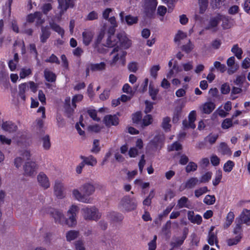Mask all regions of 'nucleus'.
I'll return each mask as SVG.
<instances>
[{"mask_svg":"<svg viewBox=\"0 0 250 250\" xmlns=\"http://www.w3.org/2000/svg\"><path fill=\"white\" fill-rule=\"evenodd\" d=\"M222 21V26L224 29H228L230 28V25L226 24L225 21H228V18L220 14H218L216 16L210 18L208 25L206 27V29L212 30L213 31L216 30V27L220 21Z\"/></svg>","mask_w":250,"mask_h":250,"instance_id":"5","label":"nucleus"},{"mask_svg":"<svg viewBox=\"0 0 250 250\" xmlns=\"http://www.w3.org/2000/svg\"><path fill=\"white\" fill-rule=\"evenodd\" d=\"M184 240L181 237H176L170 242V246L174 249V248L178 247L182 245Z\"/></svg>","mask_w":250,"mask_h":250,"instance_id":"42","label":"nucleus"},{"mask_svg":"<svg viewBox=\"0 0 250 250\" xmlns=\"http://www.w3.org/2000/svg\"><path fill=\"white\" fill-rule=\"evenodd\" d=\"M242 92V89L241 87H237L233 86L231 91L230 99L232 100H234L237 98L236 96V94H240Z\"/></svg>","mask_w":250,"mask_h":250,"instance_id":"40","label":"nucleus"},{"mask_svg":"<svg viewBox=\"0 0 250 250\" xmlns=\"http://www.w3.org/2000/svg\"><path fill=\"white\" fill-rule=\"evenodd\" d=\"M108 21L111 24V26L108 30V33L109 36L106 40V42L104 44V46L108 47H112L117 43V42L115 40V36L114 35L116 30V28L118 26V23L116 21L115 17H111L108 19Z\"/></svg>","mask_w":250,"mask_h":250,"instance_id":"4","label":"nucleus"},{"mask_svg":"<svg viewBox=\"0 0 250 250\" xmlns=\"http://www.w3.org/2000/svg\"><path fill=\"white\" fill-rule=\"evenodd\" d=\"M222 177V172L221 170H216L214 179L212 181L213 185L215 186L218 185L220 182Z\"/></svg>","mask_w":250,"mask_h":250,"instance_id":"43","label":"nucleus"},{"mask_svg":"<svg viewBox=\"0 0 250 250\" xmlns=\"http://www.w3.org/2000/svg\"><path fill=\"white\" fill-rule=\"evenodd\" d=\"M214 67L221 73H224L226 70V66L220 62L216 61L214 62Z\"/></svg>","mask_w":250,"mask_h":250,"instance_id":"59","label":"nucleus"},{"mask_svg":"<svg viewBox=\"0 0 250 250\" xmlns=\"http://www.w3.org/2000/svg\"><path fill=\"white\" fill-rule=\"evenodd\" d=\"M240 219L242 223L249 225V222L250 221V210L244 209L240 214Z\"/></svg>","mask_w":250,"mask_h":250,"instance_id":"27","label":"nucleus"},{"mask_svg":"<svg viewBox=\"0 0 250 250\" xmlns=\"http://www.w3.org/2000/svg\"><path fill=\"white\" fill-rule=\"evenodd\" d=\"M196 111L194 110L191 111L188 115V120H189V125L188 127L194 128L195 127V125L194 124V122L196 119Z\"/></svg>","mask_w":250,"mask_h":250,"instance_id":"39","label":"nucleus"},{"mask_svg":"<svg viewBox=\"0 0 250 250\" xmlns=\"http://www.w3.org/2000/svg\"><path fill=\"white\" fill-rule=\"evenodd\" d=\"M68 219H65V222L68 226L72 227L76 224V215L69 214L67 216Z\"/></svg>","mask_w":250,"mask_h":250,"instance_id":"46","label":"nucleus"},{"mask_svg":"<svg viewBox=\"0 0 250 250\" xmlns=\"http://www.w3.org/2000/svg\"><path fill=\"white\" fill-rule=\"evenodd\" d=\"M32 70L31 68L28 67H23L21 68L19 74L21 79H24L26 77L32 74Z\"/></svg>","mask_w":250,"mask_h":250,"instance_id":"35","label":"nucleus"},{"mask_svg":"<svg viewBox=\"0 0 250 250\" xmlns=\"http://www.w3.org/2000/svg\"><path fill=\"white\" fill-rule=\"evenodd\" d=\"M215 108V104L213 102H207L203 104L201 107V110L205 114H210Z\"/></svg>","mask_w":250,"mask_h":250,"instance_id":"22","label":"nucleus"},{"mask_svg":"<svg viewBox=\"0 0 250 250\" xmlns=\"http://www.w3.org/2000/svg\"><path fill=\"white\" fill-rule=\"evenodd\" d=\"M177 206L179 208H190V204L188 198L185 196L182 197L178 201Z\"/></svg>","mask_w":250,"mask_h":250,"instance_id":"28","label":"nucleus"},{"mask_svg":"<svg viewBox=\"0 0 250 250\" xmlns=\"http://www.w3.org/2000/svg\"><path fill=\"white\" fill-rule=\"evenodd\" d=\"M104 122L107 126L116 125L119 123V119L116 115H108L104 117Z\"/></svg>","mask_w":250,"mask_h":250,"instance_id":"17","label":"nucleus"},{"mask_svg":"<svg viewBox=\"0 0 250 250\" xmlns=\"http://www.w3.org/2000/svg\"><path fill=\"white\" fill-rule=\"evenodd\" d=\"M81 159L85 165L94 167L96 165L97 161L96 158L92 155H89L87 157L81 156Z\"/></svg>","mask_w":250,"mask_h":250,"instance_id":"19","label":"nucleus"},{"mask_svg":"<svg viewBox=\"0 0 250 250\" xmlns=\"http://www.w3.org/2000/svg\"><path fill=\"white\" fill-rule=\"evenodd\" d=\"M231 118L225 119L221 124V127L224 129H228L233 126V121Z\"/></svg>","mask_w":250,"mask_h":250,"instance_id":"41","label":"nucleus"},{"mask_svg":"<svg viewBox=\"0 0 250 250\" xmlns=\"http://www.w3.org/2000/svg\"><path fill=\"white\" fill-rule=\"evenodd\" d=\"M218 151L223 155H230L231 153L230 148L225 143H221L220 144Z\"/></svg>","mask_w":250,"mask_h":250,"instance_id":"30","label":"nucleus"},{"mask_svg":"<svg viewBox=\"0 0 250 250\" xmlns=\"http://www.w3.org/2000/svg\"><path fill=\"white\" fill-rule=\"evenodd\" d=\"M160 69L159 65H155L152 66L150 69V73L151 77L154 79L157 77V72Z\"/></svg>","mask_w":250,"mask_h":250,"instance_id":"50","label":"nucleus"},{"mask_svg":"<svg viewBox=\"0 0 250 250\" xmlns=\"http://www.w3.org/2000/svg\"><path fill=\"white\" fill-rule=\"evenodd\" d=\"M41 32L40 40L42 42L44 43L50 37V32L48 27H42Z\"/></svg>","mask_w":250,"mask_h":250,"instance_id":"24","label":"nucleus"},{"mask_svg":"<svg viewBox=\"0 0 250 250\" xmlns=\"http://www.w3.org/2000/svg\"><path fill=\"white\" fill-rule=\"evenodd\" d=\"M1 127L4 130L10 133L13 132L17 129V126L10 121H6L3 123L1 125Z\"/></svg>","mask_w":250,"mask_h":250,"instance_id":"21","label":"nucleus"},{"mask_svg":"<svg viewBox=\"0 0 250 250\" xmlns=\"http://www.w3.org/2000/svg\"><path fill=\"white\" fill-rule=\"evenodd\" d=\"M38 169V166L35 162H26L23 166L24 175L26 176L34 177Z\"/></svg>","mask_w":250,"mask_h":250,"instance_id":"9","label":"nucleus"},{"mask_svg":"<svg viewBox=\"0 0 250 250\" xmlns=\"http://www.w3.org/2000/svg\"><path fill=\"white\" fill-rule=\"evenodd\" d=\"M83 99V96L81 94H78L75 95L72 100V104L73 108V110L76 107V103L79 102Z\"/></svg>","mask_w":250,"mask_h":250,"instance_id":"58","label":"nucleus"},{"mask_svg":"<svg viewBox=\"0 0 250 250\" xmlns=\"http://www.w3.org/2000/svg\"><path fill=\"white\" fill-rule=\"evenodd\" d=\"M80 190L84 195L89 197L95 192V188L93 184L86 183L80 187Z\"/></svg>","mask_w":250,"mask_h":250,"instance_id":"13","label":"nucleus"},{"mask_svg":"<svg viewBox=\"0 0 250 250\" xmlns=\"http://www.w3.org/2000/svg\"><path fill=\"white\" fill-rule=\"evenodd\" d=\"M208 191L207 187H201L195 190V196L198 198Z\"/></svg>","mask_w":250,"mask_h":250,"instance_id":"57","label":"nucleus"},{"mask_svg":"<svg viewBox=\"0 0 250 250\" xmlns=\"http://www.w3.org/2000/svg\"><path fill=\"white\" fill-rule=\"evenodd\" d=\"M38 85L33 81L23 83L19 85L18 99L21 102H24L26 99L29 89L33 92L37 91Z\"/></svg>","mask_w":250,"mask_h":250,"instance_id":"1","label":"nucleus"},{"mask_svg":"<svg viewBox=\"0 0 250 250\" xmlns=\"http://www.w3.org/2000/svg\"><path fill=\"white\" fill-rule=\"evenodd\" d=\"M215 201V197L214 195H207L204 199V202L208 205H213Z\"/></svg>","mask_w":250,"mask_h":250,"instance_id":"56","label":"nucleus"},{"mask_svg":"<svg viewBox=\"0 0 250 250\" xmlns=\"http://www.w3.org/2000/svg\"><path fill=\"white\" fill-rule=\"evenodd\" d=\"M212 177V173L211 172H207L204 175H203L200 181V183H206L208 182Z\"/></svg>","mask_w":250,"mask_h":250,"instance_id":"64","label":"nucleus"},{"mask_svg":"<svg viewBox=\"0 0 250 250\" xmlns=\"http://www.w3.org/2000/svg\"><path fill=\"white\" fill-rule=\"evenodd\" d=\"M83 218L85 220H97L101 217V213L94 207H86L82 209Z\"/></svg>","mask_w":250,"mask_h":250,"instance_id":"6","label":"nucleus"},{"mask_svg":"<svg viewBox=\"0 0 250 250\" xmlns=\"http://www.w3.org/2000/svg\"><path fill=\"white\" fill-rule=\"evenodd\" d=\"M70 98L66 97L65 99L64 108L68 117H70L73 113V106H70Z\"/></svg>","mask_w":250,"mask_h":250,"instance_id":"32","label":"nucleus"},{"mask_svg":"<svg viewBox=\"0 0 250 250\" xmlns=\"http://www.w3.org/2000/svg\"><path fill=\"white\" fill-rule=\"evenodd\" d=\"M105 68V63L104 62L91 64L90 69L93 71H102Z\"/></svg>","mask_w":250,"mask_h":250,"instance_id":"34","label":"nucleus"},{"mask_svg":"<svg viewBox=\"0 0 250 250\" xmlns=\"http://www.w3.org/2000/svg\"><path fill=\"white\" fill-rule=\"evenodd\" d=\"M245 81V77L243 75L237 76L234 81V83L235 85L241 87L244 82Z\"/></svg>","mask_w":250,"mask_h":250,"instance_id":"63","label":"nucleus"},{"mask_svg":"<svg viewBox=\"0 0 250 250\" xmlns=\"http://www.w3.org/2000/svg\"><path fill=\"white\" fill-rule=\"evenodd\" d=\"M100 150V143L98 140L95 139L93 141V146L91 151L94 153H98Z\"/></svg>","mask_w":250,"mask_h":250,"instance_id":"60","label":"nucleus"},{"mask_svg":"<svg viewBox=\"0 0 250 250\" xmlns=\"http://www.w3.org/2000/svg\"><path fill=\"white\" fill-rule=\"evenodd\" d=\"M218 138V134H210L206 137L205 141L209 143L211 145H212L215 143Z\"/></svg>","mask_w":250,"mask_h":250,"instance_id":"48","label":"nucleus"},{"mask_svg":"<svg viewBox=\"0 0 250 250\" xmlns=\"http://www.w3.org/2000/svg\"><path fill=\"white\" fill-rule=\"evenodd\" d=\"M125 21L126 23L128 25H131L137 22L138 18L137 17H133L131 15H128L125 16Z\"/></svg>","mask_w":250,"mask_h":250,"instance_id":"47","label":"nucleus"},{"mask_svg":"<svg viewBox=\"0 0 250 250\" xmlns=\"http://www.w3.org/2000/svg\"><path fill=\"white\" fill-rule=\"evenodd\" d=\"M44 76L45 80L49 82H54L56 80L55 74L48 69L44 70Z\"/></svg>","mask_w":250,"mask_h":250,"instance_id":"29","label":"nucleus"},{"mask_svg":"<svg viewBox=\"0 0 250 250\" xmlns=\"http://www.w3.org/2000/svg\"><path fill=\"white\" fill-rule=\"evenodd\" d=\"M93 33L88 30H86L83 32V42L85 45L87 46L90 44L93 39Z\"/></svg>","mask_w":250,"mask_h":250,"instance_id":"18","label":"nucleus"},{"mask_svg":"<svg viewBox=\"0 0 250 250\" xmlns=\"http://www.w3.org/2000/svg\"><path fill=\"white\" fill-rule=\"evenodd\" d=\"M54 192L55 195L59 199H62L65 197L63 185L59 180L55 182Z\"/></svg>","mask_w":250,"mask_h":250,"instance_id":"12","label":"nucleus"},{"mask_svg":"<svg viewBox=\"0 0 250 250\" xmlns=\"http://www.w3.org/2000/svg\"><path fill=\"white\" fill-rule=\"evenodd\" d=\"M59 6L60 16H62L63 13L66 11L69 7H73L72 1L71 0H58Z\"/></svg>","mask_w":250,"mask_h":250,"instance_id":"16","label":"nucleus"},{"mask_svg":"<svg viewBox=\"0 0 250 250\" xmlns=\"http://www.w3.org/2000/svg\"><path fill=\"white\" fill-rule=\"evenodd\" d=\"M241 238V235H237L234 238L228 239L227 240V244L229 246L236 245L240 241Z\"/></svg>","mask_w":250,"mask_h":250,"instance_id":"49","label":"nucleus"},{"mask_svg":"<svg viewBox=\"0 0 250 250\" xmlns=\"http://www.w3.org/2000/svg\"><path fill=\"white\" fill-rule=\"evenodd\" d=\"M42 14L40 12H35L34 14H30L27 17V21L29 22H33L36 19L39 20L41 18Z\"/></svg>","mask_w":250,"mask_h":250,"instance_id":"51","label":"nucleus"},{"mask_svg":"<svg viewBox=\"0 0 250 250\" xmlns=\"http://www.w3.org/2000/svg\"><path fill=\"white\" fill-rule=\"evenodd\" d=\"M234 163L231 161L229 160L226 163H225L223 166V170L225 172H230L233 167L234 166Z\"/></svg>","mask_w":250,"mask_h":250,"instance_id":"45","label":"nucleus"},{"mask_svg":"<svg viewBox=\"0 0 250 250\" xmlns=\"http://www.w3.org/2000/svg\"><path fill=\"white\" fill-rule=\"evenodd\" d=\"M231 51L238 59L240 60L242 58L243 51L241 48L239 47L238 44L234 45L231 49Z\"/></svg>","mask_w":250,"mask_h":250,"instance_id":"37","label":"nucleus"},{"mask_svg":"<svg viewBox=\"0 0 250 250\" xmlns=\"http://www.w3.org/2000/svg\"><path fill=\"white\" fill-rule=\"evenodd\" d=\"M164 141V136L163 135H159L154 137L151 141V144L154 146L156 149H160L162 147Z\"/></svg>","mask_w":250,"mask_h":250,"instance_id":"23","label":"nucleus"},{"mask_svg":"<svg viewBox=\"0 0 250 250\" xmlns=\"http://www.w3.org/2000/svg\"><path fill=\"white\" fill-rule=\"evenodd\" d=\"M197 168V165L196 163L190 162H189L186 167V170L187 172H190L191 171H194L196 170Z\"/></svg>","mask_w":250,"mask_h":250,"instance_id":"62","label":"nucleus"},{"mask_svg":"<svg viewBox=\"0 0 250 250\" xmlns=\"http://www.w3.org/2000/svg\"><path fill=\"white\" fill-rule=\"evenodd\" d=\"M19 60L18 54L16 53L14 55L13 59L10 60L8 63V67L11 71H14L16 70Z\"/></svg>","mask_w":250,"mask_h":250,"instance_id":"26","label":"nucleus"},{"mask_svg":"<svg viewBox=\"0 0 250 250\" xmlns=\"http://www.w3.org/2000/svg\"><path fill=\"white\" fill-rule=\"evenodd\" d=\"M41 139L43 149L48 150L51 147V143L49 135H45L43 136Z\"/></svg>","mask_w":250,"mask_h":250,"instance_id":"36","label":"nucleus"},{"mask_svg":"<svg viewBox=\"0 0 250 250\" xmlns=\"http://www.w3.org/2000/svg\"><path fill=\"white\" fill-rule=\"evenodd\" d=\"M188 218L191 223L198 225L201 224L202 221V217L198 214L194 215L193 211H188Z\"/></svg>","mask_w":250,"mask_h":250,"instance_id":"20","label":"nucleus"},{"mask_svg":"<svg viewBox=\"0 0 250 250\" xmlns=\"http://www.w3.org/2000/svg\"><path fill=\"white\" fill-rule=\"evenodd\" d=\"M158 92V90L155 88L150 83L149 86V93L152 100H155L156 99Z\"/></svg>","mask_w":250,"mask_h":250,"instance_id":"52","label":"nucleus"},{"mask_svg":"<svg viewBox=\"0 0 250 250\" xmlns=\"http://www.w3.org/2000/svg\"><path fill=\"white\" fill-rule=\"evenodd\" d=\"M115 40L117 42V43H116L113 46L115 45L119 46L121 47V49H127L131 45V41L130 40L126 34L124 32L120 33L118 34L117 36H115L114 38Z\"/></svg>","mask_w":250,"mask_h":250,"instance_id":"8","label":"nucleus"},{"mask_svg":"<svg viewBox=\"0 0 250 250\" xmlns=\"http://www.w3.org/2000/svg\"><path fill=\"white\" fill-rule=\"evenodd\" d=\"M38 184L44 189L48 188L50 186V183L47 176L43 172H40L37 176Z\"/></svg>","mask_w":250,"mask_h":250,"instance_id":"10","label":"nucleus"},{"mask_svg":"<svg viewBox=\"0 0 250 250\" xmlns=\"http://www.w3.org/2000/svg\"><path fill=\"white\" fill-rule=\"evenodd\" d=\"M170 122V118L167 117H165L163 120L162 126L166 131H168L171 127V125L169 124Z\"/></svg>","mask_w":250,"mask_h":250,"instance_id":"44","label":"nucleus"},{"mask_svg":"<svg viewBox=\"0 0 250 250\" xmlns=\"http://www.w3.org/2000/svg\"><path fill=\"white\" fill-rule=\"evenodd\" d=\"M234 218V213L232 211H229L227 216L226 218V222L225 225L227 227H229L232 222L233 221Z\"/></svg>","mask_w":250,"mask_h":250,"instance_id":"53","label":"nucleus"},{"mask_svg":"<svg viewBox=\"0 0 250 250\" xmlns=\"http://www.w3.org/2000/svg\"><path fill=\"white\" fill-rule=\"evenodd\" d=\"M126 55V52L125 51L118 47V46L115 47L110 53V55L112 57L110 61V65L113 66L118 62L121 65H124L125 62Z\"/></svg>","mask_w":250,"mask_h":250,"instance_id":"3","label":"nucleus"},{"mask_svg":"<svg viewBox=\"0 0 250 250\" xmlns=\"http://www.w3.org/2000/svg\"><path fill=\"white\" fill-rule=\"evenodd\" d=\"M167 149L169 151L174 150L177 151L182 149V145L179 143L175 142L171 145L169 146Z\"/></svg>","mask_w":250,"mask_h":250,"instance_id":"61","label":"nucleus"},{"mask_svg":"<svg viewBox=\"0 0 250 250\" xmlns=\"http://www.w3.org/2000/svg\"><path fill=\"white\" fill-rule=\"evenodd\" d=\"M199 184H200V181L197 178L192 177L187 181L186 183V187L188 188H192Z\"/></svg>","mask_w":250,"mask_h":250,"instance_id":"31","label":"nucleus"},{"mask_svg":"<svg viewBox=\"0 0 250 250\" xmlns=\"http://www.w3.org/2000/svg\"><path fill=\"white\" fill-rule=\"evenodd\" d=\"M73 197L77 201L86 204H90L92 202V199L84 195L80 190L74 189L72 191Z\"/></svg>","mask_w":250,"mask_h":250,"instance_id":"11","label":"nucleus"},{"mask_svg":"<svg viewBox=\"0 0 250 250\" xmlns=\"http://www.w3.org/2000/svg\"><path fill=\"white\" fill-rule=\"evenodd\" d=\"M227 64L228 66L227 72L229 75L233 74L239 68V65L235 63V58L233 56L227 60Z\"/></svg>","mask_w":250,"mask_h":250,"instance_id":"14","label":"nucleus"},{"mask_svg":"<svg viewBox=\"0 0 250 250\" xmlns=\"http://www.w3.org/2000/svg\"><path fill=\"white\" fill-rule=\"evenodd\" d=\"M50 26L53 30L57 32L62 37L63 36L64 33V30L59 25L56 23H52L50 24Z\"/></svg>","mask_w":250,"mask_h":250,"instance_id":"55","label":"nucleus"},{"mask_svg":"<svg viewBox=\"0 0 250 250\" xmlns=\"http://www.w3.org/2000/svg\"><path fill=\"white\" fill-rule=\"evenodd\" d=\"M98 13L95 11H92L90 12L89 13H88V14L86 16V17L85 18V20L93 21L98 19Z\"/></svg>","mask_w":250,"mask_h":250,"instance_id":"54","label":"nucleus"},{"mask_svg":"<svg viewBox=\"0 0 250 250\" xmlns=\"http://www.w3.org/2000/svg\"><path fill=\"white\" fill-rule=\"evenodd\" d=\"M43 213H50L55 220L56 223L62 224L65 222V218L63 213L58 210L51 208H45L42 209Z\"/></svg>","mask_w":250,"mask_h":250,"instance_id":"7","label":"nucleus"},{"mask_svg":"<svg viewBox=\"0 0 250 250\" xmlns=\"http://www.w3.org/2000/svg\"><path fill=\"white\" fill-rule=\"evenodd\" d=\"M199 13L203 14L206 11L208 6V0H198Z\"/></svg>","mask_w":250,"mask_h":250,"instance_id":"38","label":"nucleus"},{"mask_svg":"<svg viewBox=\"0 0 250 250\" xmlns=\"http://www.w3.org/2000/svg\"><path fill=\"white\" fill-rule=\"evenodd\" d=\"M104 31H100L96 39L94 45V48L97 50V51L101 53H104L106 52V49L103 48L102 45L101 44V43L104 37Z\"/></svg>","mask_w":250,"mask_h":250,"instance_id":"15","label":"nucleus"},{"mask_svg":"<svg viewBox=\"0 0 250 250\" xmlns=\"http://www.w3.org/2000/svg\"><path fill=\"white\" fill-rule=\"evenodd\" d=\"M79 235V232L75 230H71L68 231L66 233V238L67 241H71L78 237Z\"/></svg>","mask_w":250,"mask_h":250,"instance_id":"33","label":"nucleus"},{"mask_svg":"<svg viewBox=\"0 0 250 250\" xmlns=\"http://www.w3.org/2000/svg\"><path fill=\"white\" fill-rule=\"evenodd\" d=\"M213 228V227H211L210 230L208 233V242L211 246L213 245L215 243L217 247H218L217 245V238L216 235L212 232Z\"/></svg>","mask_w":250,"mask_h":250,"instance_id":"25","label":"nucleus"},{"mask_svg":"<svg viewBox=\"0 0 250 250\" xmlns=\"http://www.w3.org/2000/svg\"><path fill=\"white\" fill-rule=\"evenodd\" d=\"M137 206V203L134 198L125 196L123 197L118 205L119 209L123 212H130L135 210Z\"/></svg>","mask_w":250,"mask_h":250,"instance_id":"2","label":"nucleus"}]
</instances>
